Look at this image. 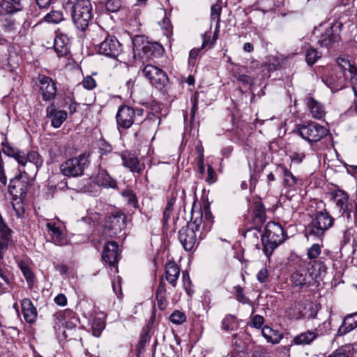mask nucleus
<instances>
[{"label":"nucleus","mask_w":357,"mask_h":357,"mask_svg":"<svg viewBox=\"0 0 357 357\" xmlns=\"http://www.w3.org/2000/svg\"><path fill=\"white\" fill-rule=\"evenodd\" d=\"M285 234L282 225L275 222H269L261 235L263 252L269 257L280 244L285 240Z\"/></svg>","instance_id":"obj_1"},{"label":"nucleus","mask_w":357,"mask_h":357,"mask_svg":"<svg viewBox=\"0 0 357 357\" xmlns=\"http://www.w3.org/2000/svg\"><path fill=\"white\" fill-rule=\"evenodd\" d=\"M71 5V17L77 29L85 31L92 19V7L89 0H68Z\"/></svg>","instance_id":"obj_2"},{"label":"nucleus","mask_w":357,"mask_h":357,"mask_svg":"<svg viewBox=\"0 0 357 357\" xmlns=\"http://www.w3.org/2000/svg\"><path fill=\"white\" fill-rule=\"evenodd\" d=\"M335 219L329 214L326 208L317 211L312 216L308 225L306 236H313L322 240L326 231L334 225Z\"/></svg>","instance_id":"obj_3"},{"label":"nucleus","mask_w":357,"mask_h":357,"mask_svg":"<svg viewBox=\"0 0 357 357\" xmlns=\"http://www.w3.org/2000/svg\"><path fill=\"white\" fill-rule=\"evenodd\" d=\"M89 152H84L76 157L64 161L60 166L63 175L68 177H77L83 175L84 171L90 164Z\"/></svg>","instance_id":"obj_4"},{"label":"nucleus","mask_w":357,"mask_h":357,"mask_svg":"<svg viewBox=\"0 0 357 357\" xmlns=\"http://www.w3.org/2000/svg\"><path fill=\"white\" fill-rule=\"evenodd\" d=\"M213 225V215L208 206L202 210H192L190 225L200 231L199 238H203L208 232Z\"/></svg>","instance_id":"obj_5"},{"label":"nucleus","mask_w":357,"mask_h":357,"mask_svg":"<svg viewBox=\"0 0 357 357\" xmlns=\"http://www.w3.org/2000/svg\"><path fill=\"white\" fill-rule=\"evenodd\" d=\"M19 174L10 180L8 192L13 197L26 198L27 192L31 187L30 177L26 169L18 168Z\"/></svg>","instance_id":"obj_6"},{"label":"nucleus","mask_w":357,"mask_h":357,"mask_svg":"<svg viewBox=\"0 0 357 357\" xmlns=\"http://www.w3.org/2000/svg\"><path fill=\"white\" fill-rule=\"evenodd\" d=\"M144 115V109L142 108L134 109L128 105H121L116 115V123L119 127L128 129L135 121L142 122Z\"/></svg>","instance_id":"obj_7"},{"label":"nucleus","mask_w":357,"mask_h":357,"mask_svg":"<svg viewBox=\"0 0 357 357\" xmlns=\"http://www.w3.org/2000/svg\"><path fill=\"white\" fill-rule=\"evenodd\" d=\"M126 220V215L121 213L109 216L105 222L104 234L111 238H124Z\"/></svg>","instance_id":"obj_8"},{"label":"nucleus","mask_w":357,"mask_h":357,"mask_svg":"<svg viewBox=\"0 0 357 357\" xmlns=\"http://www.w3.org/2000/svg\"><path fill=\"white\" fill-rule=\"evenodd\" d=\"M332 199L335 202V210L340 215L337 220L341 223L349 222V219H352L351 212L348 211L349 195L342 190H335L331 193Z\"/></svg>","instance_id":"obj_9"},{"label":"nucleus","mask_w":357,"mask_h":357,"mask_svg":"<svg viewBox=\"0 0 357 357\" xmlns=\"http://www.w3.org/2000/svg\"><path fill=\"white\" fill-rule=\"evenodd\" d=\"M299 135L309 142H317L326 137L328 130L324 126L315 122H310L298 128Z\"/></svg>","instance_id":"obj_10"},{"label":"nucleus","mask_w":357,"mask_h":357,"mask_svg":"<svg viewBox=\"0 0 357 357\" xmlns=\"http://www.w3.org/2000/svg\"><path fill=\"white\" fill-rule=\"evenodd\" d=\"M142 73L150 83L158 89H163L168 82L166 73L155 66L151 64L145 66Z\"/></svg>","instance_id":"obj_11"},{"label":"nucleus","mask_w":357,"mask_h":357,"mask_svg":"<svg viewBox=\"0 0 357 357\" xmlns=\"http://www.w3.org/2000/svg\"><path fill=\"white\" fill-rule=\"evenodd\" d=\"M24 161L20 162L18 168L26 169L29 174L36 176L43 164V158L37 151L33 150L29 151L27 153L24 152Z\"/></svg>","instance_id":"obj_12"},{"label":"nucleus","mask_w":357,"mask_h":357,"mask_svg":"<svg viewBox=\"0 0 357 357\" xmlns=\"http://www.w3.org/2000/svg\"><path fill=\"white\" fill-rule=\"evenodd\" d=\"M340 40V29L337 26H330L325 29L317 41V43L321 47L327 50L334 47Z\"/></svg>","instance_id":"obj_13"},{"label":"nucleus","mask_w":357,"mask_h":357,"mask_svg":"<svg viewBox=\"0 0 357 357\" xmlns=\"http://www.w3.org/2000/svg\"><path fill=\"white\" fill-rule=\"evenodd\" d=\"M98 50L101 54L115 58L121 52V45L115 36L107 35L99 44Z\"/></svg>","instance_id":"obj_14"},{"label":"nucleus","mask_w":357,"mask_h":357,"mask_svg":"<svg viewBox=\"0 0 357 357\" xmlns=\"http://www.w3.org/2000/svg\"><path fill=\"white\" fill-rule=\"evenodd\" d=\"M38 79L43 100L46 102L53 100L57 91L56 82L45 75H39Z\"/></svg>","instance_id":"obj_15"},{"label":"nucleus","mask_w":357,"mask_h":357,"mask_svg":"<svg viewBox=\"0 0 357 357\" xmlns=\"http://www.w3.org/2000/svg\"><path fill=\"white\" fill-rule=\"evenodd\" d=\"M190 222L187 227H182L178 232V238L186 251L192 250L197 243V234L198 232Z\"/></svg>","instance_id":"obj_16"},{"label":"nucleus","mask_w":357,"mask_h":357,"mask_svg":"<svg viewBox=\"0 0 357 357\" xmlns=\"http://www.w3.org/2000/svg\"><path fill=\"white\" fill-rule=\"evenodd\" d=\"M291 281L294 287L300 289L308 287L314 282L312 275L310 274V270L305 268L296 270L291 275Z\"/></svg>","instance_id":"obj_17"},{"label":"nucleus","mask_w":357,"mask_h":357,"mask_svg":"<svg viewBox=\"0 0 357 357\" xmlns=\"http://www.w3.org/2000/svg\"><path fill=\"white\" fill-rule=\"evenodd\" d=\"M250 225L261 227L266 220V214L263 204L260 201L255 202L250 206L249 215Z\"/></svg>","instance_id":"obj_18"},{"label":"nucleus","mask_w":357,"mask_h":357,"mask_svg":"<svg viewBox=\"0 0 357 357\" xmlns=\"http://www.w3.org/2000/svg\"><path fill=\"white\" fill-rule=\"evenodd\" d=\"M119 245L116 242H108L104 247L102 259L111 267H116L119 259Z\"/></svg>","instance_id":"obj_19"},{"label":"nucleus","mask_w":357,"mask_h":357,"mask_svg":"<svg viewBox=\"0 0 357 357\" xmlns=\"http://www.w3.org/2000/svg\"><path fill=\"white\" fill-rule=\"evenodd\" d=\"M46 116L50 119L53 128H59L67 119L68 114L64 110L58 109L55 105L52 103L46 108Z\"/></svg>","instance_id":"obj_20"},{"label":"nucleus","mask_w":357,"mask_h":357,"mask_svg":"<svg viewBox=\"0 0 357 357\" xmlns=\"http://www.w3.org/2000/svg\"><path fill=\"white\" fill-rule=\"evenodd\" d=\"M133 51L135 53L142 51L145 54L151 55L156 49H161L158 43H150L142 36H137L132 40Z\"/></svg>","instance_id":"obj_21"},{"label":"nucleus","mask_w":357,"mask_h":357,"mask_svg":"<svg viewBox=\"0 0 357 357\" xmlns=\"http://www.w3.org/2000/svg\"><path fill=\"white\" fill-rule=\"evenodd\" d=\"M123 165L133 173L141 174L144 165L140 164L139 158L135 154L124 151L121 154Z\"/></svg>","instance_id":"obj_22"},{"label":"nucleus","mask_w":357,"mask_h":357,"mask_svg":"<svg viewBox=\"0 0 357 357\" xmlns=\"http://www.w3.org/2000/svg\"><path fill=\"white\" fill-rule=\"evenodd\" d=\"M47 231L51 237V241L59 246L66 245L68 239L60 227L55 222H49L46 224Z\"/></svg>","instance_id":"obj_23"},{"label":"nucleus","mask_w":357,"mask_h":357,"mask_svg":"<svg viewBox=\"0 0 357 357\" xmlns=\"http://www.w3.org/2000/svg\"><path fill=\"white\" fill-rule=\"evenodd\" d=\"M305 104L313 118L321 119L325 116L326 112L324 105L320 102L315 100L311 94H308L305 97Z\"/></svg>","instance_id":"obj_24"},{"label":"nucleus","mask_w":357,"mask_h":357,"mask_svg":"<svg viewBox=\"0 0 357 357\" xmlns=\"http://www.w3.org/2000/svg\"><path fill=\"white\" fill-rule=\"evenodd\" d=\"M54 50L59 57L66 56L70 52L69 38L67 35L61 33L55 36Z\"/></svg>","instance_id":"obj_25"},{"label":"nucleus","mask_w":357,"mask_h":357,"mask_svg":"<svg viewBox=\"0 0 357 357\" xmlns=\"http://www.w3.org/2000/svg\"><path fill=\"white\" fill-rule=\"evenodd\" d=\"M95 183L106 188H116L117 187L116 181L105 169H99L95 178Z\"/></svg>","instance_id":"obj_26"},{"label":"nucleus","mask_w":357,"mask_h":357,"mask_svg":"<svg viewBox=\"0 0 357 357\" xmlns=\"http://www.w3.org/2000/svg\"><path fill=\"white\" fill-rule=\"evenodd\" d=\"M21 305L25 321L29 324L33 323L37 317V311L31 301L29 298L23 299Z\"/></svg>","instance_id":"obj_27"},{"label":"nucleus","mask_w":357,"mask_h":357,"mask_svg":"<svg viewBox=\"0 0 357 357\" xmlns=\"http://www.w3.org/2000/svg\"><path fill=\"white\" fill-rule=\"evenodd\" d=\"M166 280L173 287H176L180 275V268L174 261H168L165 266Z\"/></svg>","instance_id":"obj_28"},{"label":"nucleus","mask_w":357,"mask_h":357,"mask_svg":"<svg viewBox=\"0 0 357 357\" xmlns=\"http://www.w3.org/2000/svg\"><path fill=\"white\" fill-rule=\"evenodd\" d=\"M344 224L346 229L344 231L343 237L341 241V248L350 241L351 235V230L354 227H357V206L355 207L353 218L349 219V222H346Z\"/></svg>","instance_id":"obj_29"},{"label":"nucleus","mask_w":357,"mask_h":357,"mask_svg":"<svg viewBox=\"0 0 357 357\" xmlns=\"http://www.w3.org/2000/svg\"><path fill=\"white\" fill-rule=\"evenodd\" d=\"M310 265V274L312 275L313 281L321 279L325 275L327 268L321 259L312 261Z\"/></svg>","instance_id":"obj_30"},{"label":"nucleus","mask_w":357,"mask_h":357,"mask_svg":"<svg viewBox=\"0 0 357 357\" xmlns=\"http://www.w3.org/2000/svg\"><path fill=\"white\" fill-rule=\"evenodd\" d=\"M317 337L318 334L316 331H307L306 332L295 336L293 339V342L297 345L310 344Z\"/></svg>","instance_id":"obj_31"},{"label":"nucleus","mask_w":357,"mask_h":357,"mask_svg":"<svg viewBox=\"0 0 357 357\" xmlns=\"http://www.w3.org/2000/svg\"><path fill=\"white\" fill-rule=\"evenodd\" d=\"M279 167L282 172L284 187L288 188L296 187L299 182V179L286 166L280 165Z\"/></svg>","instance_id":"obj_32"},{"label":"nucleus","mask_w":357,"mask_h":357,"mask_svg":"<svg viewBox=\"0 0 357 357\" xmlns=\"http://www.w3.org/2000/svg\"><path fill=\"white\" fill-rule=\"evenodd\" d=\"M22 5L18 0H3L0 3V11L6 14H13L21 10Z\"/></svg>","instance_id":"obj_33"},{"label":"nucleus","mask_w":357,"mask_h":357,"mask_svg":"<svg viewBox=\"0 0 357 357\" xmlns=\"http://www.w3.org/2000/svg\"><path fill=\"white\" fill-rule=\"evenodd\" d=\"M261 227H257L253 225L248 226L243 234L245 238L253 245L257 246L259 244V236H261Z\"/></svg>","instance_id":"obj_34"},{"label":"nucleus","mask_w":357,"mask_h":357,"mask_svg":"<svg viewBox=\"0 0 357 357\" xmlns=\"http://www.w3.org/2000/svg\"><path fill=\"white\" fill-rule=\"evenodd\" d=\"M2 151L6 155L13 158L19 165L24 161V151L13 148L8 143H2Z\"/></svg>","instance_id":"obj_35"},{"label":"nucleus","mask_w":357,"mask_h":357,"mask_svg":"<svg viewBox=\"0 0 357 357\" xmlns=\"http://www.w3.org/2000/svg\"><path fill=\"white\" fill-rule=\"evenodd\" d=\"M357 328V324L351 314H349L343 319L342 325L338 328L337 332V336H342L352 330Z\"/></svg>","instance_id":"obj_36"},{"label":"nucleus","mask_w":357,"mask_h":357,"mask_svg":"<svg viewBox=\"0 0 357 357\" xmlns=\"http://www.w3.org/2000/svg\"><path fill=\"white\" fill-rule=\"evenodd\" d=\"M236 298L242 304H248L250 306L254 307L253 302L250 300V298L245 296L244 294L243 288L240 285H236L234 287ZM255 312V308H252V314Z\"/></svg>","instance_id":"obj_37"},{"label":"nucleus","mask_w":357,"mask_h":357,"mask_svg":"<svg viewBox=\"0 0 357 357\" xmlns=\"http://www.w3.org/2000/svg\"><path fill=\"white\" fill-rule=\"evenodd\" d=\"M238 327L236 317L231 314H227L222 321L221 328L225 331H233Z\"/></svg>","instance_id":"obj_38"},{"label":"nucleus","mask_w":357,"mask_h":357,"mask_svg":"<svg viewBox=\"0 0 357 357\" xmlns=\"http://www.w3.org/2000/svg\"><path fill=\"white\" fill-rule=\"evenodd\" d=\"M261 333L266 339L267 342L272 344H277L280 340L276 332L268 326L263 327L261 329Z\"/></svg>","instance_id":"obj_39"},{"label":"nucleus","mask_w":357,"mask_h":357,"mask_svg":"<svg viewBox=\"0 0 357 357\" xmlns=\"http://www.w3.org/2000/svg\"><path fill=\"white\" fill-rule=\"evenodd\" d=\"M304 308L301 303H294L289 310V316L291 319H300L304 316Z\"/></svg>","instance_id":"obj_40"},{"label":"nucleus","mask_w":357,"mask_h":357,"mask_svg":"<svg viewBox=\"0 0 357 357\" xmlns=\"http://www.w3.org/2000/svg\"><path fill=\"white\" fill-rule=\"evenodd\" d=\"M322 53L314 47H310L305 52V61L310 66L314 64L321 57Z\"/></svg>","instance_id":"obj_41"},{"label":"nucleus","mask_w":357,"mask_h":357,"mask_svg":"<svg viewBox=\"0 0 357 357\" xmlns=\"http://www.w3.org/2000/svg\"><path fill=\"white\" fill-rule=\"evenodd\" d=\"M18 266L23 275L24 276L26 282L29 283V284H32L34 280V275L31 271V268L24 261H20L18 262Z\"/></svg>","instance_id":"obj_42"},{"label":"nucleus","mask_w":357,"mask_h":357,"mask_svg":"<svg viewBox=\"0 0 357 357\" xmlns=\"http://www.w3.org/2000/svg\"><path fill=\"white\" fill-rule=\"evenodd\" d=\"M24 199L25 198H21L18 197H13V208L18 218H22L24 214V208L23 205V201Z\"/></svg>","instance_id":"obj_43"},{"label":"nucleus","mask_w":357,"mask_h":357,"mask_svg":"<svg viewBox=\"0 0 357 357\" xmlns=\"http://www.w3.org/2000/svg\"><path fill=\"white\" fill-rule=\"evenodd\" d=\"M63 15L62 12L59 10H52L47 13L45 17V20L47 22L58 24L63 20Z\"/></svg>","instance_id":"obj_44"},{"label":"nucleus","mask_w":357,"mask_h":357,"mask_svg":"<svg viewBox=\"0 0 357 357\" xmlns=\"http://www.w3.org/2000/svg\"><path fill=\"white\" fill-rule=\"evenodd\" d=\"M1 26L5 31H12L16 29V21L12 16H7L0 20Z\"/></svg>","instance_id":"obj_45"},{"label":"nucleus","mask_w":357,"mask_h":357,"mask_svg":"<svg viewBox=\"0 0 357 357\" xmlns=\"http://www.w3.org/2000/svg\"><path fill=\"white\" fill-rule=\"evenodd\" d=\"M321 252V245L314 243L310 247L307 252V258L312 261L318 260L317 258Z\"/></svg>","instance_id":"obj_46"},{"label":"nucleus","mask_w":357,"mask_h":357,"mask_svg":"<svg viewBox=\"0 0 357 357\" xmlns=\"http://www.w3.org/2000/svg\"><path fill=\"white\" fill-rule=\"evenodd\" d=\"M169 321L174 324L180 325L186 321V316L180 310H174L169 316Z\"/></svg>","instance_id":"obj_47"},{"label":"nucleus","mask_w":357,"mask_h":357,"mask_svg":"<svg viewBox=\"0 0 357 357\" xmlns=\"http://www.w3.org/2000/svg\"><path fill=\"white\" fill-rule=\"evenodd\" d=\"M202 47L199 49H192L190 50L189 56L190 59H195L198 56L199 52L200 50L204 49L210 40V36L207 35V33H204L202 34Z\"/></svg>","instance_id":"obj_48"},{"label":"nucleus","mask_w":357,"mask_h":357,"mask_svg":"<svg viewBox=\"0 0 357 357\" xmlns=\"http://www.w3.org/2000/svg\"><path fill=\"white\" fill-rule=\"evenodd\" d=\"M122 195L126 199L128 204L133 206L134 208H137L138 204L135 195L133 193L131 190H126L122 192Z\"/></svg>","instance_id":"obj_49"},{"label":"nucleus","mask_w":357,"mask_h":357,"mask_svg":"<svg viewBox=\"0 0 357 357\" xmlns=\"http://www.w3.org/2000/svg\"><path fill=\"white\" fill-rule=\"evenodd\" d=\"M351 349H354V346L345 345L344 347H342L340 349L337 350L335 353H333L332 355L329 356L328 357H351L349 352L351 351Z\"/></svg>","instance_id":"obj_50"},{"label":"nucleus","mask_w":357,"mask_h":357,"mask_svg":"<svg viewBox=\"0 0 357 357\" xmlns=\"http://www.w3.org/2000/svg\"><path fill=\"white\" fill-rule=\"evenodd\" d=\"M121 6L120 0H108L105 4L107 10L111 13L116 12Z\"/></svg>","instance_id":"obj_51"},{"label":"nucleus","mask_w":357,"mask_h":357,"mask_svg":"<svg viewBox=\"0 0 357 357\" xmlns=\"http://www.w3.org/2000/svg\"><path fill=\"white\" fill-rule=\"evenodd\" d=\"M337 65L342 68V70H346L349 69L351 73H354L357 70V69L353 66H351L350 62L348 60H346L343 58H337L336 61Z\"/></svg>","instance_id":"obj_52"},{"label":"nucleus","mask_w":357,"mask_h":357,"mask_svg":"<svg viewBox=\"0 0 357 357\" xmlns=\"http://www.w3.org/2000/svg\"><path fill=\"white\" fill-rule=\"evenodd\" d=\"M264 323V318L261 315H255L251 318L249 326L255 328H261Z\"/></svg>","instance_id":"obj_53"},{"label":"nucleus","mask_w":357,"mask_h":357,"mask_svg":"<svg viewBox=\"0 0 357 357\" xmlns=\"http://www.w3.org/2000/svg\"><path fill=\"white\" fill-rule=\"evenodd\" d=\"M83 87L87 90H92L96 86V80L91 76H86L82 82Z\"/></svg>","instance_id":"obj_54"},{"label":"nucleus","mask_w":357,"mask_h":357,"mask_svg":"<svg viewBox=\"0 0 357 357\" xmlns=\"http://www.w3.org/2000/svg\"><path fill=\"white\" fill-rule=\"evenodd\" d=\"M292 163L301 164L305 158V154L304 152H293L289 155Z\"/></svg>","instance_id":"obj_55"},{"label":"nucleus","mask_w":357,"mask_h":357,"mask_svg":"<svg viewBox=\"0 0 357 357\" xmlns=\"http://www.w3.org/2000/svg\"><path fill=\"white\" fill-rule=\"evenodd\" d=\"M92 328L93 335L98 337L100 336V332L105 328V324L100 321L96 320L93 322Z\"/></svg>","instance_id":"obj_56"},{"label":"nucleus","mask_w":357,"mask_h":357,"mask_svg":"<svg viewBox=\"0 0 357 357\" xmlns=\"http://www.w3.org/2000/svg\"><path fill=\"white\" fill-rule=\"evenodd\" d=\"M268 271L266 268H261L257 275V280L260 283H266L268 280Z\"/></svg>","instance_id":"obj_57"},{"label":"nucleus","mask_w":357,"mask_h":357,"mask_svg":"<svg viewBox=\"0 0 357 357\" xmlns=\"http://www.w3.org/2000/svg\"><path fill=\"white\" fill-rule=\"evenodd\" d=\"M75 317L74 312L70 310H66L57 314V318L60 321L73 319Z\"/></svg>","instance_id":"obj_58"},{"label":"nucleus","mask_w":357,"mask_h":357,"mask_svg":"<svg viewBox=\"0 0 357 357\" xmlns=\"http://www.w3.org/2000/svg\"><path fill=\"white\" fill-rule=\"evenodd\" d=\"M220 11L221 9L219 6L213 5L211 8V20H217L218 22L220 21Z\"/></svg>","instance_id":"obj_59"},{"label":"nucleus","mask_w":357,"mask_h":357,"mask_svg":"<svg viewBox=\"0 0 357 357\" xmlns=\"http://www.w3.org/2000/svg\"><path fill=\"white\" fill-rule=\"evenodd\" d=\"M197 149L199 153V159L197 161L199 172L201 174H204V172L205 171L204 165V154H203L202 150L200 148L197 147Z\"/></svg>","instance_id":"obj_60"},{"label":"nucleus","mask_w":357,"mask_h":357,"mask_svg":"<svg viewBox=\"0 0 357 357\" xmlns=\"http://www.w3.org/2000/svg\"><path fill=\"white\" fill-rule=\"evenodd\" d=\"M156 300L158 307L162 310H165L167 305L165 295H156Z\"/></svg>","instance_id":"obj_61"},{"label":"nucleus","mask_w":357,"mask_h":357,"mask_svg":"<svg viewBox=\"0 0 357 357\" xmlns=\"http://www.w3.org/2000/svg\"><path fill=\"white\" fill-rule=\"evenodd\" d=\"M198 98H199V95L197 93H195L194 94V96L191 98V102L192 103V106L191 108L192 118H194L195 112L198 109Z\"/></svg>","instance_id":"obj_62"},{"label":"nucleus","mask_w":357,"mask_h":357,"mask_svg":"<svg viewBox=\"0 0 357 357\" xmlns=\"http://www.w3.org/2000/svg\"><path fill=\"white\" fill-rule=\"evenodd\" d=\"M62 325H65V327L67 329L72 330L75 328L77 326V319L76 317H73V319L65 320L61 321Z\"/></svg>","instance_id":"obj_63"},{"label":"nucleus","mask_w":357,"mask_h":357,"mask_svg":"<svg viewBox=\"0 0 357 357\" xmlns=\"http://www.w3.org/2000/svg\"><path fill=\"white\" fill-rule=\"evenodd\" d=\"M54 302L59 305L64 306L67 304L66 296L63 294H59L54 298Z\"/></svg>","instance_id":"obj_64"}]
</instances>
